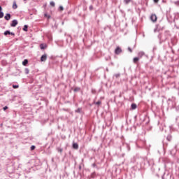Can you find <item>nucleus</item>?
<instances>
[{"mask_svg":"<svg viewBox=\"0 0 179 179\" xmlns=\"http://www.w3.org/2000/svg\"><path fill=\"white\" fill-rule=\"evenodd\" d=\"M122 52V50H121L120 47H117L115 50V54H116L117 55H118V54H121Z\"/></svg>","mask_w":179,"mask_h":179,"instance_id":"f257e3e1","label":"nucleus"},{"mask_svg":"<svg viewBox=\"0 0 179 179\" xmlns=\"http://www.w3.org/2000/svg\"><path fill=\"white\" fill-rule=\"evenodd\" d=\"M150 19H151L152 22H157V16L155 14H152L150 16Z\"/></svg>","mask_w":179,"mask_h":179,"instance_id":"f03ea898","label":"nucleus"},{"mask_svg":"<svg viewBox=\"0 0 179 179\" xmlns=\"http://www.w3.org/2000/svg\"><path fill=\"white\" fill-rule=\"evenodd\" d=\"M17 24V20H14L12 21L10 26H11V27H16Z\"/></svg>","mask_w":179,"mask_h":179,"instance_id":"7ed1b4c3","label":"nucleus"},{"mask_svg":"<svg viewBox=\"0 0 179 179\" xmlns=\"http://www.w3.org/2000/svg\"><path fill=\"white\" fill-rule=\"evenodd\" d=\"M73 149H76V150L79 149V145L76 143H73Z\"/></svg>","mask_w":179,"mask_h":179,"instance_id":"20e7f679","label":"nucleus"},{"mask_svg":"<svg viewBox=\"0 0 179 179\" xmlns=\"http://www.w3.org/2000/svg\"><path fill=\"white\" fill-rule=\"evenodd\" d=\"M8 34H11V36H15V34H14V33L10 32V31H6L4 32V36H8Z\"/></svg>","mask_w":179,"mask_h":179,"instance_id":"39448f33","label":"nucleus"},{"mask_svg":"<svg viewBox=\"0 0 179 179\" xmlns=\"http://www.w3.org/2000/svg\"><path fill=\"white\" fill-rule=\"evenodd\" d=\"M138 58H142V57H143V55H145V52H139L138 54Z\"/></svg>","mask_w":179,"mask_h":179,"instance_id":"423d86ee","label":"nucleus"},{"mask_svg":"<svg viewBox=\"0 0 179 179\" xmlns=\"http://www.w3.org/2000/svg\"><path fill=\"white\" fill-rule=\"evenodd\" d=\"M4 19H6V20H10V14H6Z\"/></svg>","mask_w":179,"mask_h":179,"instance_id":"0eeeda50","label":"nucleus"},{"mask_svg":"<svg viewBox=\"0 0 179 179\" xmlns=\"http://www.w3.org/2000/svg\"><path fill=\"white\" fill-rule=\"evenodd\" d=\"M13 9H17V4L16 3V1H13Z\"/></svg>","mask_w":179,"mask_h":179,"instance_id":"6e6552de","label":"nucleus"},{"mask_svg":"<svg viewBox=\"0 0 179 179\" xmlns=\"http://www.w3.org/2000/svg\"><path fill=\"white\" fill-rule=\"evenodd\" d=\"M27 64H29V60H27V59H24L22 62V65H24V66H26V65H27Z\"/></svg>","mask_w":179,"mask_h":179,"instance_id":"1a4fd4ad","label":"nucleus"},{"mask_svg":"<svg viewBox=\"0 0 179 179\" xmlns=\"http://www.w3.org/2000/svg\"><path fill=\"white\" fill-rule=\"evenodd\" d=\"M139 59H140L139 57H134V58L133 59V62H134V64H136V62H138V61H139Z\"/></svg>","mask_w":179,"mask_h":179,"instance_id":"9d476101","label":"nucleus"},{"mask_svg":"<svg viewBox=\"0 0 179 179\" xmlns=\"http://www.w3.org/2000/svg\"><path fill=\"white\" fill-rule=\"evenodd\" d=\"M131 109H132V110L136 109V104L132 103V104H131Z\"/></svg>","mask_w":179,"mask_h":179,"instance_id":"9b49d317","label":"nucleus"},{"mask_svg":"<svg viewBox=\"0 0 179 179\" xmlns=\"http://www.w3.org/2000/svg\"><path fill=\"white\" fill-rule=\"evenodd\" d=\"M27 29H29V27L27 25H24L23 28L24 31H27Z\"/></svg>","mask_w":179,"mask_h":179,"instance_id":"f8f14e48","label":"nucleus"},{"mask_svg":"<svg viewBox=\"0 0 179 179\" xmlns=\"http://www.w3.org/2000/svg\"><path fill=\"white\" fill-rule=\"evenodd\" d=\"M94 104H96V106H100V104H101V101H98L97 102H94Z\"/></svg>","mask_w":179,"mask_h":179,"instance_id":"ddd939ff","label":"nucleus"},{"mask_svg":"<svg viewBox=\"0 0 179 179\" xmlns=\"http://www.w3.org/2000/svg\"><path fill=\"white\" fill-rule=\"evenodd\" d=\"M44 59H45V55H42V57L41 58V61L43 62Z\"/></svg>","mask_w":179,"mask_h":179,"instance_id":"4468645a","label":"nucleus"},{"mask_svg":"<svg viewBox=\"0 0 179 179\" xmlns=\"http://www.w3.org/2000/svg\"><path fill=\"white\" fill-rule=\"evenodd\" d=\"M40 48H41V50H44V48H45L44 44H41L40 45Z\"/></svg>","mask_w":179,"mask_h":179,"instance_id":"2eb2a0df","label":"nucleus"},{"mask_svg":"<svg viewBox=\"0 0 179 179\" xmlns=\"http://www.w3.org/2000/svg\"><path fill=\"white\" fill-rule=\"evenodd\" d=\"M2 17H3V13L2 11H0V19H2Z\"/></svg>","mask_w":179,"mask_h":179,"instance_id":"dca6fc26","label":"nucleus"},{"mask_svg":"<svg viewBox=\"0 0 179 179\" xmlns=\"http://www.w3.org/2000/svg\"><path fill=\"white\" fill-rule=\"evenodd\" d=\"M114 76H115L116 78H120V76H121V74H120V73L115 74Z\"/></svg>","mask_w":179,"mask_h":179,"instance_id":"f3484780","label":"nucleus"},{"mask_svg":"<svg viewBox=\"0 0 179 179\" xmlns=\"http://www.w3.org/2000/svg\"><path fill=\"white\" fill-rule=\"evenodd\" d=\"M13 89H18L19 85H13Z\"/></svg>","mask_w":179,"mask_h":179,"instance_id":"a211bd4d","label":"nucleus"},{"mask_svg":"<svg viewBox=\"0 0 179 179\" xmlns=\"http://www.w3.org/2000/svg\"><path fill=\"white\" fill-rule=\"evenodd\" d=\"M34 149H36V146L31 145V150H34Z\"/></svg>","mask_w":179,"mask_h":179,"instance_id":"6ab92c4d","label":"nucleus"},{"mask_svg":"<svg viewBox=\"0 0 179 179\" xmlns=\"http://www.w3.org/2000/svg\"><path fill=\"white\" fill-rule=\"evenodd\" d=\"M50 5L51 6H55V3H54V1H51Z\"/></svg>","mask_w":179,"mask_h":179,"instance_id":"aec40b11","label":"nucleus"},{"mask_svg":"<svg viewBox=\"0 0 179 179\" xmlns=\"http://www.w3.org/2000/svg\"><path fill=\"white\" fill-rule=\"evenodd\" d=\"M175 5H177V6H179V1L174 2Z\"/></svg>","mask_w":179,"mask_h":179,"instance_id":"412c9836","label":"nucleus"},{"mask_svg":"<svg viewBox=\"0 0 179 179\" xmlns=\"http://www.w3.org/2000/svg\"><path fill=\"white\" fill-rule=\"evenodd\" d=\"M59 10L61 11L64 10V7L62 6H59Z\"/></svg>","mask_w":179,"mask_h":179,"instance_id":"4be33fe9","label":"nucleus"},{"mask_svg":"<svg viewBox=\"0 0 179 179\" xmlns=\"http://www.w3.org/2000/svg\"><path fill=\"white\" fill-rule=\"evenodd\" d=\"M125 3H129L131 2V0H124Z\"/></svg>","mask_w":179,"mask_h":179,"instance_id":"5701e85b","label":"nucleus"},{"mask_svg":"<svg viewBox=\"0 0 179 179\" xmlns=\"http://www.w3.org/2000/svg\"><path fill=\"white\" fill-rule=\"evenodd\" d=\"M62 150H63L62 148H59L58 149V152H59L60 153H62Z\"/></svg>","mask_w":179,"mask_h":179,"instance_id":"b1692460","label":"nucleus"},{"mask_svg":"<svg viewBox=\"0 0 179 179\" xmlns=\"http://www.w3.org/2000/svg\"><path fill=\"white\" fill-rule=\"evenodd\" d=\"M3 110L5 111L6 110H8V106H5L3 108Z\"/></svg>","mask_w":179,"mask_h":179,"instance_id":"393cba45","label":"nucleus"},{"mask_svg":"<svg viewBox=\"0 0 179 179\" xmlns=\"http://www.w3.org/2000/svg\"><path fill=\"white\" fill-rule=\"evenodd\" d=\"M128 51H129V52H132V49H131V48H128Z\"/></svg>","mask_w":179,"mask_h":179,"instance_id":"a878e982","label":"nucleus"},{"mask_svg":"<svg viewBox=\"0 0 179 179\" xmlns=\"http://www.w3.org/2000/svg\"><path fill=\"white\" fill-rule=\"evenodd\" d=\"M45 17H48V19H51V16H50V15H46Z\"/></svg>","mask_w":179,"mask_h":179,"instance_id":"bb28decb","label":"nucleus"},{"mask_svg":"<svg viewBox=\"0 0 179 179\" xmlns=\"http://www.w3.org/2000/svg\"><path fill=\"white\" fill-rule=\"evenodd\" d=\"M154 2H155V3H157V2H159V0H154Z\"/></svg>","mask_w":179,"mask_h":179,"instance_id":"cd10ccee","label":"nucleus"},{"mask_svg":"<svg viewBox=\"0 0 179 179\" xmlns=\"http://www.w3.org/2000/svg\"><path fill=\"white\" fill-rule=\"evenodd\" d=\"M48 38H49V40H51V36L50 37V36H47Z\"/></svg>","mask_w":179,"mask_h":179,"instance_id":"c85d7f7f","label":"nucleus"},{"mask_svg":"<svg viewBox=\"0 0 179 179\" xmlns=\"http://www.w3.org/2000/svg\"><path fill=\"white\" fill-rule=\"evenodd\" d=\"M2 10V7L0 6V12Z\"/></svg>","mask_w":179,"mask_h":179,"instance_id":"c756f323","label":"nucleus"},{"mask_svg":"<svg viewBox=\"0 0 179 179\" xmlns=\"http://www.w3.org/2000/svg\"><path fill=\"white\" fill-rule=\"evenodd\" d=\"M77 112L80 113V109H78Z\"/></svg>","mask_w":179,"mask_h":179,"instance_id":"7c9ffc66","label":"nucleus"},{"mask_svg":"<svg viewBox=\"0 0 179 179\" xmlns=\"http://www.w3.org/2000/svg\"><path fill=\"white\" fill-rule=\"evenodd\" d=\"M157 30V29H155L154 30L155 33H156Z\"/></svg>","mask_w":179,"mask_h":179,"instance_id":"2f4dec72","label":"nucleus"},{"mask_svg":"<svg viewBox=\"0 0 179 179\" xmlns=\"http://www.w3.org/2000/svg\"><path fill=\"white\" fill-rule=\"evenodd\" d=\"M90 9H92V6H90Z\"/></svg>","mask_w":179,"mask_h":179,"instance_id":"473e14b6","label":"nucleus"},{"mask_svg":"<svg viewBox=\"0 0 179 179\" xmlns=\"http://www.w3.org/2000/svg\"><path fill=\"white\" fill-rule=\"evenodd\" d=\"M24 1H26V0H24Z\"/></svg>","mask_w":179,"mask_h":179,"instance_id":"72a5a7b5","label":"nucleus"}]
</instances>
